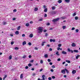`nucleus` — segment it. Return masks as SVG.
Returning a JSON list of instances; mask_svg holds the SVG:
<instances>
[{
    "instance_id": "1",
    "label": "nucleus",
    "mask_w": 80,
    "mask_h": 80,
    "mask_svg": "<svg viewBox=\"0 0 80 80\" xmlns=\"http://www.w3.org/2000/svg\"><path fill=\"white\" fill-rule=\"evenodd\" d=\"M38 30L39 31L38 32V33H40V32H43V28H42L41 27H39L38 28Z\"/></svg>"
},
{
    "instance_id": "2",
    "label": "nucleus",
    "mask_w": 80,
    "mask_h": 80,
    "mask_svg": "<svg viewBox=\"0 0 80 80\" xmlns=\"http://www.w3.org/2000/svg\"><path fill=\"white\" fill-rule=\"evenodd\" d=\"M60 20V18H57L56 19H54L52 20L53 22L55 23V22H57V21H58Z\"/></svg>"
},
{
    "instance_id": "3",
    "label": "nucleus",
    "mask_w": 80,
    "mask_h": 80,
    "mask_svg": "<svg viewBox=\"0 0 80 80\" xmlns=\"http://www.w3.org/2000/svg\"><path fill=\"white\" fill-rule=\"evenodd\" d=\"M57 13V12L55 11H52L51 12V14L52 15H55Z\"/></svg>"
},
{
    "instance_id": "4",
    "label": "nucleus",
    "mask_w": 80,
    "mask_h": 80,
    "mask_svg": "<svg viewBox=\"0 0 80 80\" xmlns=\"http://www.w3.org/2000/svg\"><path fill=\"white\" fill-rule=\"evenodd\" d=\"M68 52H71V53H73V51L72 50H70V48L68 49Z\"/></svg>"
},
{
    "instance_id": "5",
    "label": "nucleus",
    "mask_w": 80,
    "mask_h": 80,
    "mask_svg": "<svg viewBox=\"0 0 80 80\" xmlns=\"http://www.w3.org/2000/svg\"><path fill=\"white\" fill-rule=\"evenodd\" d=\"M71 45L73 47H75L76 46V44L74 43H72Z\"/></svg>"
},
{
    "instance_id": "6",
    "label": "nucleus",
    "mask_w": 80,
    "mask_h": 80,
    "mask_svg": "<svg viewBox=\"0 0 80 80\" xmlns=\"http://www.w3.org/2000/svg\"><path fill=\"white\" fill-rule=\"evenodd\" d=\"M65 70H62L61 71V72L62 73H63V74H65Z\"/></svg>"
},
{
    "instance_id": "7",
    "label": "nucleus",
    "mask_w": 80,
    "mask_h": 80,
    "mask_svg": "<svg viewBox=\"0 0 80 80\" xmlns=\"http://www.w3.org/2000/svg\"><path fill=\"white\" fill-rule=\"evenodd\" d=\"M45 75H43L42 76V80H45Z\"/></svg>"
},
{
    "instance_id": "8",
    "label": "nucleus",
    "mask_w": 80,
    "mask_h": 80,
    "mask_svg": "<svg viewBox=\"0 0 80 80\" xmlns=\"http://www.w3.org/2000/svg\"><path fill=\"white\" fill-rule=\"evenodd\" d=\"M72 73L73 74H75V73H76V70H74L72 71Z\"/></svg>"
},
{
    "instance_id": "9",
    "label": "nucleus",
    "mask_w": 80,
    "mask_h": 80,
    "mask_svg": "<svg viewBox=\"0 0 80 80\" xmlns=\"http://www.w3.org/2000/svg\"><path fill=\"white\" fill-rule=\"evenodd\" d=\"M62 54H64V55H66V54H67V52L63 51L62 52Z\"/></svg>"
},
{
    "instance_id": "10",
    "label": "nucleus",
    "mask_w": 80,
    "mask_h": 80,
    "mask_svg": "<svg viewBox=\"0 0 80 80\" xmlns=\"http://www.w3.org/2000/svg\"><path fill=\"white\" fill-rule=\"evenodd\" d=\"M46 43V42H43L42 43H41V46H43L45 44V43Z\"/></svg>"
},
{
    "instance_id": "11",
    "label": "nucleus",
    "mask_w": 80,
    "mask_h": 80,
    "mask_svg": "<svg viewBox=\"0 0 80 80\" xmlns=\"http://www.w3.org/2000/svg\"><path fill=\"white\" fill-rule=\"evenodd\" d=\"M26 44H27V42H26V41H24L22 42L23 45H26Z\"/></svg>"
},
{
    "instance_id": "12",
    "label": "nucleus",
    "mask_w": 80,
    "mask_h": 80,
    "mask_svg": "<svg viewBox=\"0 0 80 80\" xmlns=\"http://www.w3.org/2000/svg\"><path fill=\"white\" fill-rule=\"evenodd\" d=\"M66 71L67 73H69V71L67 70V68L64 69Z\"/></svg>"
},
{
    "instance_id": "13",
    "label": "nucleus",
    "mask_w": 80,
    "mask_h": 80,
    "mask_svg": "<svg viewBox=\"0 0 80 80\" xmlns=\"http://www.w3.org/2000/svg\"><path fill=\"white\" fill-rule=\"evenodd\" d=\"M73 51L74 52H75V53H78V50H74Z\"/></svg>"
},
{
    "instance_id": "14",
    "label": "nucleus",
    "mask_w": 80,
    "mask_h": 80,
    "mask_svg": "<svg viewBox=\"0 0 80 80\" xmlns=\"http://www.w3.org/2000/svg\"><path fill=\"white\" fill-rule=\"evenodd\" d=\"M33 34L31 33L30 34L29 37H30V38H32L33 37Z\"/></svg>"
},
{
    "instance_id": "15",
    "label": "nucleus",
    "mask_w": 80,
    "mask_h": 80,
    "mask_svg": "<svg viewBox=\"0 0 80 80\" xmlns=\"http://www.w3.org/2000/svg\"><path fill=\"white\" fill-rule=\"evenodd\" d=\"M21 28V27L20 26H18L17 29V30H20V28Z\"/></svg>"
},
{
    "instance_id": "16",
    "label": "nucleus",
    "mask_w": 80,
    "mask_h": 80,
    "mask_svg": "<svg viewBox=\"0 0 80 80\" xmlns=\"http://www.w3.org/2000/svg\"><path fill=\"white\" fill-rule=\"evenodd\" d=\"M58 2L59 3H62V0H59L58 1Z\"/></svg>"
},
{
    "instance_id": "17",
    "label": "nucleus",
    "mask_w": 80,
    "mask_h": 80,
    "mask_svg": "<svg viewBox=\"0 0 80 80\" xmlns=\"http://www.w3.org/2000/svg\"><path fill=\"white\" fill-rule=\"evenodd\" d=\"M38 8H35L34 9V11H35V12H36V11H38Z\"/></svg>"
},
{
    "instance_id": "18",
    "label": "nucleus",
    "mask_w": 80,
    "mask_h": 80,
    "mask_svg": "<svg viewBox=\"0 0 80 80\" xmlns=\"http://www.w3.org/2000/svg\"><path fill=\"white\" fill-rule=\"evenodd\" d=\"M12 58V55H10L9 56V60H11Z\"/></svg>"
},
{
    "instance_id": "19",
    "label": "nucleus",
    "mask_w": 80,
    "mask_h": 80,
    "mask_svg": "<svg viewBox=\"0 0 80 80\" xmlns=\"http://www.w3.org/2000/svg\"><path fill=\"white\" fill-rule=\"evenodd\" d=\"M48 10V9H47V8H46L44 9V12H47Z\"/></svg>"
},
{
    "instance_id": "20",
    "label": "nucleus",
    "mask_w": 80,
    "mask_h": 80,
    "mask_svg": "<svg viewBox=\"0 0 80 80\" xmlns=\"http://www.w3.org/2000/svg\"><path fill=\"white\" fill-rule=\"evenodd\" d=\"M66 62H67V63H70V61L68 60H66Z\"/></svg>"
},
{
    "instance_id": "21",
    "label": "nucleus",
    "mask_w": 80,
    "mask_h": 80,
    "mask_svg": "<svg viewBox=\"0 0 80 80\" xmlns=\"http://www.w3.org/2000/svg\"><path fill=\"white\" fill-rule=\"evenodd\" d=\"M78 17H75V19L76 20H78Z\"/></svg>"
},
{
    "instance_id": "22",
    "label": "nucleus",
    "mask_w": 80,
    "mask_h": 80,
    "mask_svg": "<svg viewBox=\"0 0 80 80\" xmlns=\"http://www.w3.org/2000/svg\"><path fill=\"white\" fill-rule=\"evenodd\" d=\"M15 34H16V35H18V34H19V32H18V31H16L15 32Z\"/></svg>"
},
{
    "instance_id": "23",
    "label": "nucleus",
    "mask_w": 80,
    "mask_h": 80,
    "mask_svg": "<svg viewBox=\"0 0 80 80\" xmlns=\"http://www.w3.org/2000/svg\"><path fill=\"white\" fill-rule=\"evenodd\" d=\"M44 57L45 58H47L48 57V54H46L44 55Z\"/></svg>"
},
{
    "instance_id": "24",
    "label": "nucleus",
    "mask_w": 80,
    "mask_h": 80,
    "mask_svg": "<svg viewBox=\"0 0 80 80\" xmlns=\"http://www.w3.org/2000/svg\"><path fill=\"white\" fill-rule=\"evenodd\" d=\"M14 49H15V50H18L19 49V48H18L17 47H16L14 48Z\"/></svg>"
},
{
    "instance_id": "25",
    "label": "nucleus",
    "mask_w": 80,
    "mask_h": 80,
    "mask_svg": "<svg viewBox=\"0 0 80 80\" xmlns=\"http://www.w3.org/2000/svg\"><path fill=\"white\" fill-rule=\"evenodd\" d=\"M43 19L41 18L38 20L39 22H42L43 21Z\"/></svg>"
},
{
    "instance_id": "26",
    "label": "nucleus",
    "mask_w": 80,
    "mask_h": 80,
    "mask_svg": "<svg viewBox=\"0 0 80 80\" xmlns=\"http://www.w3.org/2000/svg\"><path fill=\"white\" fill-rule=\"evenodd\" d=\"M76 15H77V14L75 12H74L73 14L72 17H75V16Z\"/></svg>"
},
{
    "instance_id": "27",
    "label": "nucleus",
    "mask_w": 80,
    "mask_h": 80,
    "mask_svg": "<svg viewBox=\"0 0 80 80\" xmlns=\"http://www.w3.org/2000/svg\"><path fill=\"white\" fill-rule=\"evenodd\" d=\"M79 55H77L76 57V58L77 59H78V58H79Z\"/></svg>"
},
{
    "instance_id": "28",
    "label": "nucleus",
    "mask_w": 80,
    "mask_h": 80,
    "mask_svg": "<svg viewBox=\"0 0 80 80\" xmlns=\"http://www.w3.org/2000/svg\"><path fill=\"white\" fill-rule=\"evenodd\" d=\"M65 1L66 2H67V3H68L70 2V0H65Z\"/></svg>"
},
{
    "instance_id": "29",
    "label": "nucleus",
    "mask_w": 80,
    "mask_h": 80,
    "mask_svg": "<svg viewBox=\"0 0 80 80\" xmlns=\"http://www.w3.org/2000/svg\"><path fill=\"white\" fill-rule=\"evenodd\" d=\"M66 18L65 17H62L61 18L62 19H65V18Z\"/></svg>"
},
{
    "instance_id": "30",
    "label": "nucleus",
    "mask_w": 80,
    "mask_h": 80,
    "mask_svg": "<svg viewBox=\"0 0 80 80\" xmlns=\"http://www.w3.org/2000/svg\"><path fill=\"white\" fill-rule=\"evenodd\" d=\"M26 27H28L29 26V23H27L26 24Z\"/></svg>"
},
{
    "instance_id": "31",
    "label": "nucleus",
    "mask_w": 80,
    "mask_h": 80,
    "mask_svg": "<svg viewBox=\"0 0 80 80\" xmlns=\"http://www.w3.org/2000/svg\"><path fill=\"white\" fill-rule=\"evenodd\" d=\"M23 78V74H21L20 75V78Z\"/></svg>"
},
{
    "instance_id": "32",
    "label": "nucleus",
    "mask_w": 80,
    "mask_h": 80,
    "mask_svg": "<svg viewBox=\"0 0 80 80\" xmlns=\"http://www.w3.org/2000/svg\"><path fill=\"white\" fill-rule=\"evenodd\" d=\"M51 67L52 68H55V66L54 65H52V66Z\"/></svg>"
},
{
    "instance_id": "33",
    "label": "nucleus",
    "mask_w": 80,
    "mask_h": 80,
    "mask_svg": "<svg viewBox=\"0 0 80 80\" xmlns=\"http://www.w3.org/2000/svg\"><path fill=\"white\" fill-rule=\"evenodd\" d=\"M48 62H51V60L50 59H48Z\"/></svg>"
},
{
    "instance_id": "34",
    "label": "nucleus",
    "mask_w": 80,
    "mask_h": 80,
    "mask_svg": "<svg viewBox=\"0 0 80 80\" xmlns=\"http://www.w3.org/2000/svg\"><path fill=\"white\" fill-rule=\"evenodd\" d=\"M56 55H58L59 56V54H58V52H57L56 53Z\"/></svg>"
},
{
    "instance_id": "35",
    "label": "nucleus",
    "mask_w": 80,
    "mask_h": 80,
    "mask_svg": "<svg viewBox=\"0 0 80 80\" xmlns=\"http://www.w3.org/2000/svg\"><path fill=\"white\" fill-rule=\"evenodd\" d=\"M62 28L63 29H65V28H66V26H62Z\"/></svg>"
},
{
    "instance_id": "36",
    "label": "nucleus",
    "mask_w": 80,
    "mask_h": 80,
    "mask_svg": "<svg viewBox=\"0 0 80 80\" xmlns=\"http://www.w3.org/2000/svg\"><path fill=\"white\" fill-rule=\"evenodd\" d=\"M23 58H27V56L25 55H24L22 57Z\"/></svg>"
},
{
    "instance_id": "37",
    "label": "nucleus",
    "mask_w": 80,
    "mask_h": 80,
    "mask_svg": "<svg viewBox=\"0 0 80 80\" xmlns=\"http://www.w3.org/2000/svg\"><path fill=\"white\" fill-rule=\"evenodd\" d=\"M52 10H55V7H52Z\"/></svg>"
},
{
    "instance_id": "38",
    "label": "nucleus",
    "mask_w": 80,
    "mask_h": 80,
    "mask_svg": "<svg viewBox=\"0 0 80 80\" xmlns=\"http://www.w3.org/2000/svg\"><path fill=\"white\" fill-rule=\"evenodd\" d=\"M28 66L29 67H31V66H32V64H31V63H30L28 64Z\"/></svg>"
},
{
    "instance_id": "39",
    "label": "nucleus",
    "mask_w": 80,
    "mask_h": 80,
    "mask_svg": "<svg viewBox=\"0 0 80 80\" xmlns=\"http://www.w3.org/2000/svg\"><path fill=\"white\" fill-rule=\"evenodd\" d=\"M3 25H6V24H7V22H3Z\"/></svg>"
},
{
    "instance_id": "40",
    "label": "nucleus",
    "mask_w": 80,
    "mask_h": 80,
    "mask_svg": "<svg viewBox=\"0 0 80 80\" xmlns=\"http://www.w3.org/2000/svg\"><path fill=\"white\" fill-rule=\"evenodd\" d=\"M48 80H52V78L49 77L48 78Z\"/></svg>"
},
{
    "instance_id": "41",
    "label": "nucleus",
    "mask_w": 80,
    "mask_h": 80,
    "mask_svg": "<svg viewBox=\"0 0 80 80\" xmlns=\"http://www.w3.org/2000/svg\"><path fill=\"white\" fill-rule=\"evenodd\" d=\"M79 31V30H78V29H76V32H77V33H78V32Z\"/></svg>"
},
{
    "instance_id": "42",
    "label": "nucleus",
    "mask_w": 80,
    "mask_h": 80,
    "mask_svg": "<svg viewBox=\"0 0 80 80\" xmlns=\"http://www.w3.org/2000/svg\"><path fill=\"white\" fill-rule=\"evenodd\" d=\"M48 33H46L45 35V36L46 37H48Z\"/></svg>"
},
{
    "instance_id": "43",
    "label": "nucleus",
    "mask_w": 80,
    "mask_h": 80,
    "mask_svg": "<svg viewBox=\"0 0 80 80\" xmlns=\"http://www.w3.org/2000/svg\"><path fill=\"white\" fill-rule=\"evenodd\" d=\"M61 46H62V44H60L58 45V47H60Z\"/></svg>"
},
{
    "instance_id": "44",
    "label": "nucleus",
    "mask_w": 80,
    "mask_h": 80,
    "mask_svg": "<svg viewBox=\"0 0 80 80\" xmlns=\"http://www.w3.org/2000/svg\"><path fill=\"white\" fill-rule=\"evenodd\" d=\"M40 63H41L42 64V63H43V60H41V61H40Z\"/></svg>"
},
{
    "instance_id": "45",
    "label": "nucleus",
    "mask_w": 80,
    "mask_h": 80,
    "mask_svg": "<svg viewBox=\"0 0 80 80\" xmlns=\"http://www.w3.org/2000/svg\"><path fill=\"white\" fill-rule=\"evenodd\" d=\"M28 45H32V43H31V42H29L28 43Z\"/></svg>"
},
{
    "instance_id": "46",
    "label": "nucleus",
    "mask_w": 80,
    "mask_h": 80,
    "mask_svg": "<svg viewBox=\"0 0 80 80\" xmlns=\"http://www.w3.org/2000/svg\"><path fill=\"white\" fill-rule=\"evenodd\" d=\"M61 60V59L60 58H59L58 59V62H60V61Z\"/></svg>"
},
{
    "instance_id": "47",
    "label": "nucleus",
    "mask_w": 80,
    "mask_h": 80,
    "mask_svg": "<svg viewBox=\"0 0 80 80\" xmlns=\"http://www.w3.org/2000/svg\"><path fill=\"white\" fill-rule=\"evenodd\" d=\"M13 43H14V42H13V41H12L11 42V45H13Z\"/></svg>"
},
{
    "instance_id": "48",
    "label": "nucleus",
    "mask_w": 80,
    "mask_h": 80,
    "mask_svg": "<svg viewBox=\"0 0 80 80\" xmlns=\"http://www.w3.org/2000/svg\"><path fill=\"white\" fill-rule=\"evenodd\" d=\"M42 70H43V68H42L39 71L40 72H41L42 71Z\"/></svg>"
},
{
    "instance_id": "49",
    "label": "nucleus",
    "mask_w": 80,
    "mask_h": 80,
    "mask_svg": "<svg viewBox=\"0 0 80 80\" xmlns=\"http://www.w3.org/2000/svg\"><path fill=\"white\" fill-rule=\"evenodd\" d=\"M47 17V14H45L44 15V17Z\"/></svg>"
},
{
    "instance_id": "50",
    "label": "nucleus",
    "mask_w": 80,
    "mask_h": 80,
    "mask_svg": "<svg viewBox=\"0 0 80 80\" xmlns=\"http://www.w3.org/2000/svg\"><path fill=\"white\" fill-rule=\"evenodd\" d=\"M13 12H17V9H14L13 10Z\"/></svg>"
},
{
    "instance_id": "51",
    "label": "nucleus",
    "mask_w": 80,
    "mask_h": 80,
    "mask_svg": "<svg viewBox=\"0 0 80 80\" xmlns=\"http://www.w3.org/2000/svg\"><path fill=\"white\" fill-rule=\"evenodd\" d=\"M51 70V71L52 72H53V71H54V70H53V69H51V70Z\"/></svg>"
},
{
    "instance_id": "52",
    "label": "nucleus",
    "mask_w": 80,
    "mask_h": 80,
    "mask_svg": "<svg viewBox=\"0 0 80 80\" xmlns=\"http://www.w3.org/2000/svg\"><path fill=\"white\" fill-rule=\"evenodd\" d=\"M52 78L54 79L55 78V77L54 76H53L52 77Z\"/></svg>"
},
{
    "instance_id": "53",
    "label": "nucleus",
    "mask_w": 80,
    "mask_h": 80,
    "mask_svg": "<svg viewBox=\"0 0 80 80\" xmlns=\"http://www.w3.org/2000/svg\"><path fill=\"white\" fill-rule=\"evenodd\" d=\"M52 64H53V63H52V62H50L49 63V64H50V65H52Z\"/></svg>"
},
{
    "instance_id": "54",
    "label": "nucleus",
    "mask_w": 80,
    "mask_h": 80,
    "mask_svg": "<svg viewBox=\"0 0 80 80\" xmlns=\"http://www.w3.org/2000/svg\"><path fill=\"white\" fill-rule=\"evenodd\" d=\"M29 58H32V56L31 55H29Z\"/></svg>"
},
{
    "instance_id": "55",
    "label": "nucleus",
    "mask_w": 80,
    "mask_h": 80,
    "mask_svg": "<svg viewBox=\"0 0 80 80\" xmlns=\"http://www.w3.org/2000/svg\"><path fill=\"white\" fill-rule=\"evenodd\" d=\"M32 75L33 76H35V75H36V74H35V73H33V74H32Z\"/></svg>"
},
{
    "instance_id": "56",
    "label": "nucleus",
    "mask_w": 80,
    "mask_h": 80,
    "mask_svg": "<svg viewBox=\"0 0 80 80\" xmlns=\"http://www.w3.org/2000/svg\"><path fill=\"white\" fill-rule=\"evenodd\" d=\"M25 68H26V69H28V67L26 66Z\"/></svg>"
},
{
    "instance_id": "57",
    "label": "nucleus",
    "mask_w": 80,
    "mask_h": 80,
    "mask_svg": "<svg viewBox=\"0 0 80 80\" xmlns=\"http://www.w3.org/2000/svg\"><path fill=\"white\" fill-rule=\"evenodd\" d=\"M60 49V48L59 47L58 48H57L58 50H59Z\"/></svg>"
},
{
    "instance_id": "58",
    "label": "nucleus",
    "mask_w": 80,
    "mask_h": 80,
    "mask_svg": "<svg viewBox=\"0 0 80 80\" xmlns=\"http://www.w3.org/2000/svg\"><path fill=\"white\" fill-rule=\"evenodd\" d=\"M50 42H53V39H50Z\"/></svg>"
},
{
    "instance_id": "59",
    "label": "nucleus",
    "mask_w": 80,
    "mask_h": 80,
    "mask_svg": "<svg viewBox=\"0 0 80 80\" xmlns=\"http://www.w3.org/2000/svg\"><path fill=\"white\" fill-rule=\"evenodd\" d=\"M43 7L44 8H47V7H46V6H45V5H44L43 6Z\"/></svg>"
},
{
    "instance_id": "60",
    "label": "nucleus",
    "mask_w": 80,
    "mask_h": 80,
    "mask_svg": "<svg viewBox=\"0 0 80 80\" xmlns=\"http://www.w3.org/2000/svg\"><path fill=\"white\" fill-rule=\"evenodd\" d=\"M31 62L33 63V60H32L31 61Z\"/></svg>"
},
{
    "instance_id": "61",
    "label": "nucleus",
    "mask_w": 80,
    "mask_h": 80,
    "mask_svg": "<svg viewBox=\"0 0 80 80\" xmlns=\"http://www.w3.org/2000/svg\"><path fill=\"white\" fill-rule=\"evenodd\" d=\"M22 37H25V34H23L22 35Z\"/></svg>"
},
{
    "instance_id": "62",
    "label": "nucleus",
    "mask_w": 80,
    "mask_h": 80,
    "mask_svg": "<svg viewBox=\"0 0 80 80\" xmlns=\"http://www.w3.org/2000/svg\"><path fill=\"white\" fill-rule=\"evenodd\" d=\"M35 50H38V48H37V47H36L35 48Z\"/></svg>"
},
{
    "instance_id": "63",
    "label": "nucleus",
    "mask_w": 80,
    "mask_h": 80,
    "mask_svg": "<svg viewBox=\"0 0 80 80\" xmlns=\"http://www.w3.org/2000/svg\"><path fill=\"white\" fill-rule=\"evenodd\" d=\"M71 30H75V28H72V29H71Z\"/></svg>"
},
{
    "instance_id": "64",
    "label": "nucleus",
    "mask_w": 80,
    "mask_h": 80,
    "mask_svg": "<svg viewBox=\"0 0 80 80\" xmlns=\"http://www.w3.org/2000/svg\"><path fill=\"white\" fill-rule=\"evenodd\" d=\"M49 51H52V48H50L49 49Z\"/></svg>"
}]
</instances>
